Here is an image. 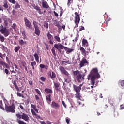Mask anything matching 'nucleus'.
<instances>
[{
    "mask_svg": "<svg viewBox=\"0 0 124 124\" xmlns=\"http://www.w3.org/2000/svg\"><path fill=\"white\" fill-rule=\"evenodd\" d=\"M4 21V26L3 25H1L0 26V32L4 35L5 37H7L8 35H9V30L7 29L9 28L10 25V24H12V20L10 18H7L5 17L3 18Z\"/></svg>",
    "mask_w": 124,
    "mask_h": 124,
    "instance_id": "1",
    "label": "nucleus"
},
{
    "mask_svg": "<svg viewBox=\"0 0 124 124\" xmlns=\"http://www.w3.org/2000/svg\"><path fill=\"white\" fill-rule=\"evenodd\" d=\"M89 77L91 78V84L93 86L95 84V79H99L100 78V75L98 73V69L97 68H93L91 71L90 74L89 75Z\"/></svg>",
    "mask_w": 124,
    "mask_h": 124,
    "instance_id": "2",
    "label": "nucleus"
},
{
    "mask_svg": "<svg viewBox=\"0 0 124 124\" xmlns=\"http://www.w3.org/2000/svg\"><path fill=\"white\" fill-rule=\"evenodd\" d=\"M73 76L74 80L78 82V83H81L85 80V78L83 77L81 71L78 70L73 71Z\"/></svg>",
    "mask_w": 124,
    "mask_h": 124,
    "instance_id": "3",
    "label": "nucleus"
},
{
    "mask_svg": "<svg viewBox=\"0 0 124 124\" xmlns=\"http://www.w3.org/2000/svg\"><path fill=\"white\" fill-rule=\"evenodd\" d=\"M16 116L17 119H22L25 122H29V120H30V117H29L28 114H26L23 112L18 113L16 114Z\"/></svg>",
    "mask_w": 124,
    "mask_h": 124,
    "instance_id": "4",
    "label": "nucleus"
},
{
    "mask_svg": "<svg viewBox=\"0 0 124 124\" xmlns=\"http://www.w3.org/2000/svg\"><path fill=\"white\" fill-rule=\"evenodd\" d=\"M31 108H33V109L32 108L31 109V112L33 116H35V117L36 118V119H40V116H39V115H38V114H36V113H37V114H38V113H39L38 109H37V108H36V106L35 105L31 104ZM35 112L36 113H35Z\"/></svg>",
    "mask_w": 124,
    "mask_h": 124,
    "instance_id": "5",
    "label": "nucleus"
},
{
    "mask_svg": "<svg viewBox=\"0 0 124 124\" xmlns=\"http://www.w3.org/2000/svg\"><path fill=\"white\" fill-rule=\"evenodd\" d=\"M15 108H16V107L15 106V104L14 103H12L11 106H5L6 111L9 113H15V112H16L15 110Z\"/></svg>",
    "mask_w": 124,
    "mask_h": 124,
    "instance_id": "6",
    "label": "nucleus"
},
{
    "mask_svg": "<svg viewBox=\"0 0 124 124\" xmlns=\"http://www.w3.org/2000/svg\"><path fill=\"white\" fill-rule=\"evenodd\" d=\"M75 20H74V23L75 24V27L78 28L79 27V24L80 23V15H79V13L77 12H76L75 13Z\"/></svg>",
    "mask_w": 124,
    "mask_h": 124,
    "instance_id": "7",
    "label": "nucleus"
},
{
    "mask_svg": "<svg viewBox=\"0 0 124 124\" xmlns=\"http://www.w3.org/2000/svg\"><path fill=\"white\" fill-rule=\"evenodd\" d=\"M33 25L35 29V34L38 36L40 35V30H39V27L37 25V22L36 21H33Z\"/></svg>",
    "mask_w": 124,
    "mask_h": 124,
    "instance_id": "8",
    "label": "nucleus"
},
{
    "mask_svg": "<svg viewBox=\"0 0 124 124\" xmlns=\"http://www.w3.org/2000/svg\"><path fill=\"white\" fill-rule=\"evenodd\" d=\"M59 70L61 71L62 74H64L66 76H69V73H68V71L65 70L64 67L62 66L59 67Z\"/></svg>",
    "mask_w": 124,
    "mask_h": 124,
    "instance_id": "9",
    "label": "nucleus"
},
{
    "mask_svg": "<svg viewBox=\"0 0 124 124\" xmlns=\"http://www.w3.org/2000/svg\"><path fill=\"white\" fill-rule=\"evenodd\" d=\"M86 64L89 65V62H88L87 59L83 58L80 61L79 66L80 67H83V66H84Z\"/></svg>",
    "mask_w": 124,
    "mask_h": 124,
    "instance_id": "10",
    "label": "nucleus"
},
{
    "mask_svg": "<svg viewBox=\"0 0 124 124\" xmlns=\"http://www.w3.org/2000/svg\"><path fill=\"white\" fill-rule=\"evenodd\" d=\"M24 22L26 27H27L29 29H31V23L26 17L24 18Z\"/></svg>",
    "mask_w": 124,
    "mask_h": 124,
    "instance_id": "11",
    "label": "nucleus"
},
{
    "mask_svg": "<svg viewBox=\"0 0 124 124\" xmlns=\"http://www.w3.org/2000/svg\"><path fill=\"white\" fill-rule=\"evenodd\" d=\"M54 47L56 48V49H57L58 51H61L60 49H64V46L62 45L60 43L58 44H54Z\"/></svg>",
    "mask_w": 124,
    "mask_h": 124,
    "instance_id": "12",
    "label": "nucleus"
},
{
    "mask_svg": "<svg viewBox=\"0 0 124 124\" xmlns=\"http://www.w3.org/2000/svg\"><path fill=\"white\" fill-rule=\"evenodd\" d=\"M42 5L43 8H45V9H48V8L50 7V6H49V4H48V3L45 0H43L42 1Z\"/></svg>",
    "mask_w": 124,
    "mask_h": 124,
    "instance_id": "13",
    "label": "nucleus"
},
{
    "mask_svg": "<svg viewBox=\"0 0 124 124\" xmlns=\"http://www.w3.org/2000/svg\"><path fill=\"white\" fill-rule=\"evenodd\" d=\"M47 36L48 39L49 40V43L51 45H53L54 44V43L53 42V35H51V33L50 32H48L47 33Z\"/></svg>",
    "mask_w": 124,
    "mask_h": 124,
    "instance_id": "14",
    "label": "nucleus"
},
{
    "mask_svg": "<svg viewBox=\"0 0 124 124\" xmlns=\"http://www.w3.org/2000/svg\"><path fill=\"white\" fill-rule=\"evenodd\" d=\"M73 87L76 93L80 92H81V90H82V88L79 87V86H78L75 84H73Z\"/></svg>",
    "mask_w": 124,
    "mask_h": 124,
    "instance_id": "15",
    "label": "nucleus"
},
{
    "mask_svg": "<svg viewBox=\"0 0 124 124\" xmlns=\"http://www.w3.org/2000/svg\"><path fill=\"white\" fill-rule=\"evenodd\" d=\"M56 77V73H55V72H52L51 73L50 72L49 73L48 77L49 79H52V80H54Z\"/></svg>",
    "mask_w": 124,
    "mask_h": 124,
    "instance_id": "16",
    "label": "nucleus"
},
{
    "mask_svg": "<svg viewBox=\"0 0 124 124\" xmlns=\"http://www.w3.org/2000/svg\"><path fill=\"white\" fill-rule=\"evenodd\" d=\"M51 106L52 108H59L60 105L58 103H56L55 101H52L51 104Z\"/></svg>",
    "mask_w": 124,
    "mask_h": 124,
    "instance_id": "17",
    "label": "nucleus"
},
{
    "mask_svg": "<svg viewBox=\"0 0 124 124\" xmlns=\"http://www.w3.org/2000/svg\"><path fill=\"white\" fill-rule=\"evenodd\" d=\"M64 49L66 51V54H70V53H72L74 51V48H68L66 46H64Z\"/></svg>",
    "mask_w": 124,
    "mask_h": 124,
    "instance_id": "18",
    "label": "nucleus"
},
{
    "mask_svg": "<svg viewBox=\"0 0 124 124\" xmlns=\"http://www.w3.org/2000/svg\"><path fill=\"white\" fill-rule=\"evenodd\" d=\"M34 9H35L38 13H39V14L41 15V14H43V12L41 11V9H40V7H39V6H36L34 7Z\"/></svg>",
    "mask_w": 124,
    "mask_h": 124,
    "instance_id": "19",
    "label": "nucleus"
},
{
    "mask_svg": "<svg viewBox=\"0 0 124 124\" xmlns=\"http://www.w3.org/2000/svg\"><path fill=\"white\" fill-rule=\"evenodd\" d=\"M76 93L75 94L76 98H77L78 100H81V97H82V96L81 95V93L80 92Z\"/></svg>",
    "mask_w": 124,
    "mask_h": 124,
    "instance_id": "20",
    "label": "nucleus"
},
{
    "mask_svg": "<svg viewBox=\"0 0 124 124\" xmlns=\"http://www.w3.org/2000/svg\"><path fill=\"white\" fill-rule=\"evenodd\" d=\"M46 98L48 104H50L51 101H52V99H51V94L46 95Z\"/></svg>",
    "mask_w": 124,
    "mask_h": 124,
    "instance_id": "21",
    "label": "nucleus"
},
{
    "mask_svg": "<svg viewBox=\"0 0 124 124\" xmlns=\"http://www.w3.org/2000/svg\"><path fill=\"white\" fill-rule=\"evenodd\" d=\"M79 50L81 51V53L83 56H86V49L84 48L83 47H79Z\"/></svg>",
    "mask_w": 124,
    "mask_h": 124,
    "instance_id": "22",
    "label": "nucleus"
},
{
    "mask_svg": "<svg viewBox=\"0 0 124 124\" xmlns=\"http://www.w3.org/2000/svg\"><path fill=\"white\" fill-rule=\"evenodd\" d=\"M54 85L56 91L58 92L59 91V88H60V83L59 82H54Z\"/></svg>",
    "mask_w": 124,
    "mask_h": 124,
    "instance_id": "23",
    "label": "nucleus"
},
{
    "mask_svg": "<svg viewBox=\"0 0 124 124\" xmlns=\"http://www.w3.org/2000/svg\"><path fill=\"white\" fill-rule=\"evenodd\" d=\"M45 92L47 93H49V94L53 93V90L49 88H45Z\"/></svg>",
    "mask_w": 124,
    "mask_h": 124,
    "instance_id": "24",
    "label": "nucleus"
},
{
    "mask_svg": "<svg viewBox=\"0 0 124 124\" xmlns=\"http://www.w3.org/2000/svg\"><path fill=\"white\" fill-rule=\"evenodd\" d=\"M19 44L21 46H23V45L27 44V42L26 41H24L22 39L19 40Z\"/></svg>",
    "mask_w": 124,
    "mask_h": 124,
    "instance_id": "25",
    "label": "nucleus"
},
{
    "mask_svg": "<svg viewBox=\"0 0 124 124\" xmlns=\"http://www.w3.org/2000/svg\"><path fill=\"white\" fill-rule=\"evenodd\" d=\"M34 57L37 62H39V57L38 56V55H37V54L35 53L34 54Z\"/></svg>",
    "mask_w": 124,
    "mask_h": 124,
    "instance_id": "26",
    "label": "nucleus"
},
{
    "mask_svg": "<svg viewBox=\"0 0 124 124\" xmlns=\"http://www.w3.org/2000/svg\"><path fill=\"white\" fill-rule=\"evenodd\" d=\"M88 44V41L86 39H82V45L83 46H86V45Z\"/></svg>",
    "mask_w": 124,
    "mask_h": 124,
    "instance_id": "27",
    "label": "nucleus"
},
{
    "mask_svg": "<svg viewBox=\"0 0 124 124\" xmlns=\"http://www.w3.org/2000/svg\"><path fill=\"white\" fill-rule=\"evenodd\" d=\"M78 40H79V34H78L75 38V39L73 40V42H77Z\"/></svg>",
    "mask_w": 124,
    "mask_h": 124,
    "instance_id": "28",
    "label": "nucleus"
},
{
    "mask_svg": "<svg viewBox=\"0 0 124 124\" xmlns=\"http://www.w3.org/2000/svg\"><path fill=\"white\" fill-rule=\"evenodd\" d=\"M4 40H5V38L0 33V41L1 42H4Z\"/></svg>",
    "mask_w": 124,
    "mask_h": 124,
    "instance_id": "29",
    "label": "nucleus"
},
{
    "mask_svg": "<svg viewBox=\"0 0 124 124\" xmlns=\"http://www.w3.org/2000/svg\"><path fill=\"white\" fill-rule=\"evenodd\" d=\"M20 49H21V46H18L17 47L15 48L14 51L15 52H16V53H17V52L19 51V50H20Z\"/></svg>",
    "mask_w": 124,
    "mask_h": 124,
    "instance_id": "30",
    "label": "nucleus"
},
{
    "mask_svg": "<svg viewBox=\"0 0 124 124\" xmlns=\"http://www.w3.org/2000/svg\"><path fill=\"white\" fill-rule=\"evenodd\" d=\"M17 96H18L19 97H22V98H25V96H24L23 94L19 92L17 93Z\"/></svg>",
    "mask_w": 124,
    "mask_h": 124,
    "instance_id": "31",
    "label": "nucleus"
},
{
    "mask_svg": "<svg viewBox=\"0 0 124 124\" xmlns=\"http://www.w3.org/2000/svg\"><path fill=\"white\" fill-rule=\"evenodd\" d=\"M54 38H55V39H56V40L57 42H61V39L60 38V37H59V36H54Z\"/></svg>",
    "mask_w": 124,
    "mask_h": 124,
    "instance_id": "32",
    "label": "nucleus"
},
{
    "mask_svg": "<svg viewBox=\"0 0 124 124\" xmlns=\"http://www.w3.org/2000/svg\"><path fill=\"white\" fill-rule=\"evenodd\" d=\"M3 6V7H4V8H5L6 9H7V8H8V4H7V2L5 1L4 2Z\"/></svg>",
    "mask_w": 124,
    "mask_h": 124,
    "instance_id": "33",
    "label": "nucleus"
},
{
    "mask_svg": "<svg viewBox=\"0 0 124 124\" xmlns=\"http://www.w3.org/2000/svg\"><path fill=\"white\" fill-rule=\"evenodd\" d=\"M20 4H19V3L17 2L14 7V9H18V8H20Z\"/></svg>",
    "mask_w": 124,
    "mask_h": 124,
    "instance_id": "34",
    "label": "nucleus"
},
{
    "mask_svg": "<svg viewBox=\"0 0 124 124\" xmlns=\"http://www.w3.org/2000/svg\"><path fill=\"white\" fill-rule=\"evenodd\" d=\"M35 91L36 92V93H37L38 94H39V95H40V96H41V92H40V91L39 90V89H35Z\"/></svg>",
    "mask_w": 124,
    "mask_h": 124,
    "instance_id": "35",
    "label": "nucleus"
},
{
    "mask_svg": "<svg viewBox=\"0 0 124 124\" xmlns=\"http://www.w3.org/2000/svg\"><path fill=\"white\" fill-rule=\"evenodd\" d=\"M118 85H121L122 87H124V80H120Z\"/></svg>",
    "mask_w": 124,
    "mask_h": 124,
    "instance_id": "36",
    "label": "nucleus"
},
{
    "mask_svg": "<svg viewBox=\"0 0 124 124\" xmlns=\"http://www.w3.org/2000/svg\"><path fill=\"white\" fill-rule=\"evenodd\" d=\"M71 3H73V0H68L67 1V6H70Z\"/></svg>",
    "mask_w": 124,
    "mask_h": 124,
    "instance_id": "37",
    "label": "nucleus"
},
{
    "mask_svg": "<svg viewBox=\"0 0 124 124\" xmlns=\"http://www.w3.org/2000/svg\"><path fill=\"white\" fill-rule=\"evenodd\" d=\"M51 50L53 56H56V50L55 49V47H52Z\"/></svg>",
    "mask_w": 124,
    "mask_h": 124,
    "instance_id": "38",
    "label": "nucleus"
},
{
    "mask_svg": "<svg viewBox=\"0 0 124 124\" xmlns=\"http://www.w3.org/2000/svg\"><path fill=\"white\" fill-rule=\"evenodd\" d=\"M44 27H45V28H46V29H48L49 28V24L47 22H45L44 23Z\"/></svg>",
    "mask_w": 124,
    "mask_h": 124,
    "instance_id": "39",
    "label": "nucleus"
},
{
    "mask_svg": "<svg viewBox=\"0 0 124 124\" xmlns=\"http://www.w3.org/2000/svg\"><path fill=\"white\" fill-rule=\"evenodd\" d=\"M2 106H3L2 101L0 100V109H2V110H4V108Z\"/></svg>",
    "mask_w": 124,
    "mask_h": 124,
    "instance_id": "40",
    "label": "nucleus"
},
{
    "mask_svg": "<svg viewBox=\"0 0 124 124\" xmlns=\"http://www.w3.org/2000/svg\"><path fill=\"white\" fill-rule=\"evenodd\" d=\"M9 2L12 3V4H15L16 3V1L15 0H8Z\"/></svg>",
    "mask_w": 124,
    "mask_h": 124,
    "instance_id": "41",
    "label": "nucleus"
},
{
    "mask_svg": "<svg viewBox=\"0 0 124 124\" xmlns=\"http://www.w3.org/2000/svg\"><path fill=\"white\" fill-rule=\"evenodd\" d=\"M40 79L42 82H45L46 81V78H45L44 77H41L40 78Z\"/></svg>",
    "mask_w": 124,
    "mask_h": 124,
    "instance_id": "42",
    "label": "nucleus"
},
{
    "mask_svg": "<svg viewBox=\"0 0 124 124\" xmlns=\"http://www.w3.org/2000/svg\"><path fill=\"white\" fill-rule=\"evenodd\" d=\"M65 120L67 124H70L69 123L70 122V119L68 118V117H66Z\"/></svg>",
    "mask_w": 124,
    "mask_h": 124,
    "instance_id": "43",
    "label": "nucleus"
},
{
    "mask_svg": "<svg viewBox=\"0 0 124 124\" xmlns=\"http://www.w3.org/2000/svg\"><path fill=\"white\" fill-rule=\"evenodd\" d=\"M12 27L13 28V29L15 30H16V27H17V25H16V24L15 23H13Z\"/></svg>",
    "mask_w": 124,
    "mask_h": 124,
    "instance_id": "44",
    "label": "nucleus"
},
{
    "mask_svg": "<svg viewBox=\"0 0 124 124\" xmlns=\"http://www.w3.org/2000/svg\"><path fill=\"white\" fill-rule=\"evenodd\" d=\"M31 66H34L36 65V62L35 61H33L31 62Z\"/></svg>",
    "mask_w": 124,
    "mask_h": 124,
    "instance_id": "45",
    "label": "nucleus"
},
{
    "mask_svg": "<svg viewBox=\"0 0 124 124\" xmlns=\"http://www.w3.org/2000/svg\"><path fill=\"white\" fill-rule=\"evenodd\" d=\"M17 74L16 75V78L18 79V78H19L18 77V75H20V74H22V73H21V72H20V71H17Z\"/></svg>",
    "mask_w": 124,
    "mask_h": 124,
    "instance_id": "46",
    "label": "nucleus"
},
{
    "mask_svg": "<svg viewBox=\"0 0 124 124\" xmlns=\"http://www.w3.org/2000/svg\"><path fill=\"white\" fill-rule=\"evenodd\" d=\"M53 13L54 14V16H55V17H56V18L59 17V14H58L57 12H56V11H54Z\"/></svg>",
    "mask_w": 124,
    "mask_h": 124,
    "instance_id": "47",
    "label": "nucleus"
},
{
    "mask_svg": "<svg viewBox=\"0 0 124 124\" xmlns=\"http://www.w3.org/2000/svg\"><path fill=\"white\" fill-rule=\"evenodd\" d=\"M55 26L56 27H57V28L60 27V26H61V24H60V23L59 22H57L55 23Z\"/></svg>",
    "mask_w": 124,
    "mask_h": 124,
    "instance_id": "48",
    "label": "nucleus"
},
{
    "mask_svg": "<svg viewBox=\"0 0 124 124\" xmlns=\"http://www.w3.org/2000/svg\"><path fill=\"white\" fill-rule=\"evenodd\" d=\"M4 72L6 73V74L8 75L9 74V71L7 69H4Z\"/></svg>",
    "mask_w": 124,
    "mask_h": 124,
    "instance_id": "49",
    "label": "nucleus"
},
{
    "mask_svg": "<svg viewBox=\"0 0 124 124\" xmlns=\"http://www.w3.org/2000/svg\"><path fill=\"white\" fill-rule=\"evenodd\" d=\"M84 30H85V27H84V26H81L79 31H83Z\"/></svg>",
    "mask_w": 124,
    "mask_h": 124,
    "instance_id": "50",
    "label": "nucleus"
},
{
    "mask_svg": "<svg viewBox=\"0 0 124 124\" xmlns=\"http://www.w3.org/2000/svg\"><path fill=\"white\" fill-rule=\"evenodd\" d=\"M2 50L3 51H6V49H7V48L6 47H5L3 45H2Z\"/></svg>",
    "mask_w": 124,
    "mask_h": 124,
    "instance_id": "51",
    "label": "nucleus"
},
{
    "mask_svg": "<svg viewBox=\"0 0 124 124\" xmlns=\"http://www.w3.org/2000/svg\"><path fill=\"white\" fill-rule=\"evenodd\" d=\"M40 67L41 68H45V65L41 64H40Z\"/></svg>",
    "mask_w": 124,
    "mask_h": 124,
    "instance_id": "52",
    "label": "nucleus"
},
{
    "mask_svg": "<svg viewBox=\"0 0 124 124\" xmlns=\"http://www.w3.org/2000/svg\"><path fill=\"white\" fill-rule=\"evenodd\" d=\"M62 104H63L64 107H65V108H66V104H65V102H64V101H62Z\"/></svg>",
    "mask_w": 124,
    "mask_h": 124,
    "instance_id": "53",
    "label": "nucleus"
},
{
    "mask_svg": "<svg viewBox=\"0 0 124 124\" xmlns=\"http://www.w3.org/2000/svg\"><path fill=\"white\" fill-rule=\"evenodd\" d=\"M120 110H124V105H121V106H120Z\"/></svg>",
    "mask_w": 124,
    "mask_h": 124,
    "instance_id": "54",
    "label": "nucleus"
},
{
    "mask_svg": "<svg viewBox=\"0 0 124 124\" xmlns=\"http://www.w3.org/2000/svg\"><path fill=\"white\" fill-rule=\"evenodd\" d=\"M36 100H39V97L37 95H35Z\"/></svg>",
    "mask_w": 124,
    "mask_h": 124,
    "instance_id": "55",
    "label": "nucleus"
},
{
    "mask_svg": "<svg viewBox=\"0 0 124 124\" xmlns=\"http://www.w3.org/2000/svg\"><path fill=\"white\" fill-rule=\"evenodd\" d=\"M0 64H1V65H4V64H5V63H4V62L3 61H0Z\"/></svg>",
    "mask_w": 124,
    "mask_h": 124,
    "instance_id": "56",
    "label": "nucleus"
},
{
    "mask_svg": "<svg viewBox=\"0 0 124 124\" xmlns=\"http://www.w3.org/2000/svg\"><path fill=\"white\" fill-rule=\"evenodd\" d=\"M19 108L22 109L23 110H25V108H24V107L21 105H19Z\"/></svg>",
    "mask_w": 124,
    "mask_h": 124,
    "instance_id": "57",
    "label": "nucleus"
},
{
    "mask_svg": "<svg viewBox=\"0 0 124 124\" xmlns=\"http://www.w3.org/2000/svg\"><path fill=\"white\" fill-rule=\"evenodd\" d=\"M12 13L13 15H15V14H16V11L15 10H13Z\"/></svg>",
    "mask_w": 124,
    "mask_h": 124,
    "instance_id": "58",
    "label": "nucleus"
},
{
    "mask_svg": "<svg viewBox=\"0 0 124 124\" xmlns=\"http://www.w3.org/2000/svg\"><path fill=\"white\" fill-rule=\"evenodd\" d=\"M15 88L16 89L17 91H19V87H18V86L17 85H15Z\"/></svg>",
    "mask_w": 124,
    "mask_h": 124,
    "instance_id": "59",
    "label": "nucleus"
},
{
    "mask_svg": "<svg viewBox=\"0 0 124 124\" xmlns=\"http://www.w3.org/2000/svg\"><path fill=\"white\" fill-rule=\"evenodd\" d=\"M13 84H14V86H16V85H17V83H16V80H15L13 82Z\"/></svg>",
    "mask_w": 124,
    "mask_h": 124,
    "instance_id": "60",
    "label": "nucleus"
},
{
    "mask_svg": "<svg viewBox=\"0 0 124 124\" xmlns=\"http://www.w3.org/2000/svg\"><path fill=\"white\" fill-rule=\"evenodd\" d=\"M29 85H30V86H32V85H33L32 81H29Z\"/></svg>",
    "mask_w": 124,
    "mask_h": 124,
    "instance_id": "61",
    "label": "nucleus"
},
{
    "mask_svg": "<svg viewBox=\"0 0 124 124\" xmlns=\"http://www.w3.org/2000/svg\"><path fill=\"white\" fill-rule=\"evenodd\" d=\"M62 62V63H67V62H68V61H63Z\"/></svg>",
    "mask_w": 124,
    "mask_h": 124,
    "instance_id": "62",
    "label": "nucleus"
},
{
    "mask_svg": "<svg viewBox=\"0 0 124 124\" xmlns=\"http://www.w3.org/2000/svg\"><path fill=\"white\" fill-rule=\"evenodd\" d=\"M58 28L59 31H62V26H61V25L59 27H58Z\"/></svg>",
    "mask_w": 124,
    "mask_h": 124,
    "instance_id": "63",
    "label": "nucleus"
},
{
    "mask_svg": "<svg viewBox=\"0 0 124 124\" xmlns=\"http://www.w3.org/2000/svg\"><path fill=\"white\" fill-rule=\"evenodd\" d=\"M40 124H46V123L44 121H40Z\"/></svg>",
    "mask_w": 124,
    "mask_h": 124,
    "instance_id": "64",
    "label": "nucleus"
}]
</instances>
